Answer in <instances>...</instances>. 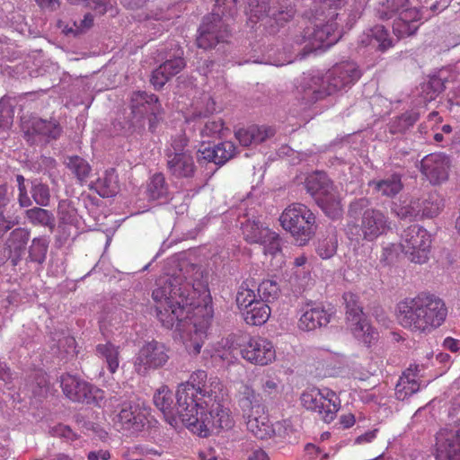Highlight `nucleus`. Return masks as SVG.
Returning <instances> with one entry per match:
<instances>
[{"label": "nucleus", "mask_w": 460, "mask_h": 460, "mask_svg": "<svg viewBox=\"0 0 460 460\" xmlns=\"http://www.w3.org/2000/svg\"><path fill=\"white\" fill-rule=\"evenodd\" d=\"M152 299L161 324L178 332L188 352L198 355L214 316L208 279L199 271L195 273L192 282L181 275L161 277Z\"/></svg>", "instance_id": "obj_1"}, {"label": "nucleus", "mask_w": 460, "mask_h": 460, "mask_svg": "<svg viewBox=\"0 0 460 460\" xmlns=\"http://www.w3.org/2000/svg\"><path fill=\"white\" fill-rule=\"evenodd\" d=\"M176 396L183 424L199 437L233 427L230 410L221 403L223 384L218 377L208 379L206 371L196 370L178 385Z\"/></svg>", "instance_id": "obj_2"}, {"label": "nucleus", "mask_w": 460, "mask_h": 460, "mask_svg": "<svg viewBox=\"0 0 460 460\" xmlns=\"http://www.w3.org/2000/svg\"><path fill=\"white\" fill-rule=\"evenodd\" d=\"M397 322L412 332L429 333L443 324L447 315L445 302L429 293L401 300L395 308Z\"/></svg>", "instance_id": "obj_3"}, {"label": "nucleus", "mask_w": 460, "mask_h": 460, "mask_svg": "<svg viewBox=\"0 0 460 460\" xmlns=\"http://www.w3.org/2000/svg\"><path fill=\"white\" fill-rule=\"evenodd\" d=\"M361 76L358 65L351 61L336 64L326 74L305 75L297 87L301 100L311 104L324 96L350 88Z\"/></svg>", "instance_id": "obj_4"}, {"label": "nucleus", "mask_w": 460, "mask_h": 460, "mask_svg": "<svg viewBox=\"0 0 460 460\" xmlns=\"http://www.w3.org/2000/svg\"><path fill=\"white\" fill-rule=\"evenodd\" d=\"M376 15L381 20L394 18L393 31L397 38L414 34L420 26V11L410 6L408 0H385L376 7Z\"/></svg>", "instance_id": "obj_5"}, {"label": "nucleus", "mask_w": 460, "mask_h": 460, "mask_svg": "<svg viewBox=\"0 0 460 460\" xmlns=\"http://www.w3.org/2000/svg\"><path fill=\"white\" fill-rule=\"evenodd\" d=\"M237 0H217V11L214 10L210 15L204 18L199 29L197 45L207 49L215 47L217 43L228 38V31L223 16H234Z\"/></svg>", "instance_id": "obj_6"}, {"label": "nucleus", "mask_w": 460, "mask_h": 460, "mask_svg": "<svg viewBox=\"0 0 460 460\" xmlns=\"http://www.w3.org/2000/svg\"><path fill=\"white\" fill-rule=\"evenodd\" d=\"M279 222L300 245L306 243L314 235L317 227L315 216L301 203H293L287 207L279 217Z\"/></svg>", "instance_id": "obj_7"}, {"label": "nucleus", "mask_w": 460, "mask_h": 460, "mask_svg": "<svg viewBox=\"0 0 460 460\" xmlns=\"http://www.w3.org/2000/svg\"><path fill=\"white\" fill-rule=\"evenodd\" d=\"M305 187L326 216L332 219L341 217L343 209L341 197L325 173L316 172L310 175Z\"/></svg>", "instance_id": "obj_8"}, {"label": "nucleus", "mask_w": 460, "mask_h": 460, "mask_svg": "<svg viewBox=\"0 0 460 460\" xmlns=\"http://www.w3.org/2000/svg\"><path fill=\"white\" fill-rule=\"evenodd\" d=\"M337 13H332L326 23H315L313 28L307 27L304 33L296 36L295 42L297 45L305 44V49L313 51L323 48H329L335 44L341 38L338 24L335 20Z\"/></svg>", "instance_id": "obj_9"}, {"label": "nucleus", "mask_w": 460, "mask_h": 460, "mask_svg": "<svg viewBox=\"0 0 460 460\" xmlns=\"http://www.w3.org/2000/svg\"><path fill=\"white\" fill-rule=\"evenodd\" d=\"M400 247L409 261L423 264L429 259L431 235L418 225L410 226L401 234Z\"/></svg>", "instance_id": "obj_10"}, {"label": "nucleus", "mask_w": 460, "mask_h": 460, "mask_svg": "<svg viewBox=\"0 0 460 460\" xmlns=\"http://www.w3.org/2000/svg\"><path fill=\"white\" fill-rule=\"evenodd\" d=\"M300 400L305 409L317 412L327 423L335 419L341 408L339 396L329 388L305 390L301 394Z\"/></svg>", "instance_id": "obj_11"}, {"label": "nucleus", "mask_w": 460, "mask_h": 460, "mask_svg": "<svg viewBox=\"0 0 460 460\" xmlns=\"http://www.w3.org/2000/svg\"><path fill=\"white\" fill-rule=\"evenodd\" d=\"M169 349L162 342L152 340L139 349L134 358V369L140 376L163 367L169 359Z\"/></svg>", "instance_id": "obj_12"}, {"label": "nucleus", "mask_w": 460, "mask_h": 460, "mask_svg": "<svg viewBox=\"0 0 460 460\" xmlns=\"http://www.w3.org/2000/svg\"><path fill=\"white\" fill-rule=\"evenodd\" d=\"M243 238L251 243H260L263 252L276 256L281 252L280 238L259 218L247 219L242 224Z\"/></svg>", "instance_id": "obj_13"}, {"label": "nucleus", "mask_w": 460, "mask_h": 460, "mask_svg": "<svg viewBox=\"0 0 460 460\" xmlns=\"http://www.w3.org/2000/svg\"><path fill=\"white\" fill-rule=\"evenodd\" d=\"M388 217L379 209L367 208L364 210L360 225H349L348 234H358L364 240L373 242L385 234L391 228Z\"/></svg>", "instance_id": "obj_14"}, {"label": "nucleus", "mask_w": 460, "mask_h": 460, "mask_svg": "<svg viewBox=\"0 0 460 460\" xmlns=\"http://www.w3.org/2000/svg\"><path fill=\"white\" fill-rule=\"evenodd\" d=\"M296 10L288 0L284 1L279 9L270 8L268 0H249L246 14L252 22H256L266 16H270L278 24H283L295 15Z\"/></svg>", "instance_id": "obj_15"}, {"label": "nucleus", "mask_w": 460, "mask_h": 460, "mask_svg": "<svg viewBox=\"0 0 460 460\" xmlns=\"http://www.w3.org/2000/svg\"><path fill=\"white\" fill-rule=\"evenodd\" d=\"M160 111L158 99L155 94L146 92H136L131 96V111L137 122L148 121L149 129L154 131Z\"/></svg>", "instance_id": "obj_16"}, {"label": "nucleus", "mask_w": 460, "mask_h": 460, "mask_svg": "<svg viewBox=\"0 0 460 460\" xmlns=\"http://www.w3.org/2000/svg\"><path fill=\"white\" fill-rule=\"evenodd\" d=\"M240 353L243 359L258 366H267L276 358L272 342L260 336L250 338L240 349Z\"/></svg>", "instance_id": "obj_17"}, {"label": "nucleus", "mask_w": 460, "mask_h": 460, "mask_svg": "<svg viewBox=\"0 0 460 460\" xmlns=\"http://www.w3.org/2000/svg\"><path fill=\"white\" fill-rule=\"evenodd\" d=\"M112 424L118 431L133 434L144 427L145 415L137 405L125 402L119 411L113 414Z\"/></svg>", "instance_id": "obj_18"}, {"label": "nucleus", "mask_w": 460, "mask_h": 460, "mask_svg": "<svg viewBox=\"0 0 460 460\" xmlns=\"http://www.w3.org/2000/svg\"><path fill=\"white\" fill-rule=\"evenodd\" d=\"M450 166V158L442 153L429 154L420 161V172L434 185L448 179Z\"/></svg>", "instance_id": "obj_19"}, {"label": "nucleus", "mask_w": 460, "mask_h": 460, "mask_svg": "<svg viewBox=\"0 0 460 460\" xmlns=\"http://www.w3.org/2000/svg\"><path fill=\"white\" fill-rule=\"evenodd\" d=\"M60 382L66 396L74 402L90 403L100 392L97 387L73 375L62 376Z\"/></svg>", "instance_id": "obj_20"}, {"label": "nucleus", "mask_w": 460, "mask_h": 460, "mask_svg": "<svg viewBox=\"0 0 460 460\" xmlns=\"http://www.w3.org/2000/svg\"><path fill=\"white\" fill-rule=\"evenodd\" d=\"M436 439V460H460V428L441 429Z\"/></svg>", "instance_id": "obj_21"}, {"label": "nucleus", "mask_w": 460, "mask_h": 460, "mask_svg": "<svg viewBox=\"0 0 460 460\" xmlns=\"http://www.w3.org/2000/svg\"><path fill=\"white\" fill-rule=\"evenodd\" d=\"M358 46L385 52L394 46V40L384 25L367 28L358 36Z\"/></svg>", "instance_id": "obj_22"}, {"label": "nucleus", "mask_w": 460, "mask_h": 460, "mask_svg": "<svg viewBox=\"0 0 460 460\" xmlns=\"http://www.w3.org/2000/svg\"><path fill=\"white\" fill-rule=\"evenodd\" d=\"M332 318V313L316 304H306L301 307V315L298 319V328L310 332L326 326Z\"/></svg>", "instance_id": "obj_23"}, {"label": "nucleus", "mask_w": 460, "mask_h": 460, "mask_svg": "<svg viewBox=\"0 0 460 460\" xmlns=\"http://www.w3.org/2000/svg\"><path fill=\"white\" fill-rule=\"evenodd\" d=\"M175 398L177 396L175 395ZM154 403L159 409L165 420L172 426L177 427L179 420L183 423V417L178 412V399L173 403V395L167 385H162L154 394Z\"/></svg>", "instance_id": "obj_24"}, {"label": "nucleus", "mask_w": 460, "mask_h": 460, "mask_svg": "<svg viewBox=\"0 0 460 460\" xmlns=\"http://www.w3.org/2000/svg\"><path fill=\"white\" fill-rule=\"evenodd\" d=\"M167 169L176 179L192 178L196 172L193 156L190 152H168Z\"/></svg>", "instance_id": "obj_25"}, {"label": "nucleus", "mask_w": 460, "mask_h": 460, "mask_svg": "<svg viewBox=\"0 0 460 460\" xmlns=\"http://www.w3.org/2000/svg\"><path fill=\"white\" fill-rule=\"evenodd\" d=\"M347 326L352 335L360 342L370 345L377 338L376 332L372 328L363 312L358 309L346 316Z\"/></svg>", "instance_id": "obj_26"}, {"label": "nucleus", "mask_w": 460, "mask_h": 460, "mask_svg": "<svg viewBox=\"0 0 460 460\" xmlns=\"http://www.w3.org/2000/svg\"><path fill=\"white\" fill-rule=\"evenodd\" d=\"M347 326L352 335L360 342L370 345L377 338L376 332L372 328L363 312L358 309L346 316Z\"/></svg>", "instance_id": "obj_27"}, {"label": "nucleus", "mask_w": 460, "mask_h": 460, "mask_svg": "<svg viewBox=\"0 0 460 460\" xmlns=\"http://www.w3.org/2000/svg\"><path fill=\"white\" fill-rule=\"evenodd\" d=\"M246 424L248 430L260 439L270 438L275 430L270 421L268 414L265 412V407H261V411L253 410L246 413Z\"/></svg>", "instance_id": "obj_28"}, {"label": "nucleus", "mask_w": 460, "mask_h": 460, "mask_svg": "<svg viewBox=\"0 0 460 460\" xmlns=\"http://www.w3.org/2000/svg\"><path fill=\"white\" fill-rule=\"evenodd\" d=\"M185 65L181 56L166 60L153 71L150 80L152 84L156 89L162 88L171 77L180 73Z\"/></svg>", "instance_id": "obj_29"}, {"label": "nucleus", "mask_w": 460, "mask_h": 460, "mask_svg": "<svg viewBox=\"0 0 460 460\" xmlns=\"http://www.w3.org/2000/svg\"><path fill=\"white\" fill-rule=\"evenodd\" d=\"M235 146L233 142L226 141L213 147L204 146L199 150L201 158L216 164H224L234 155Z\"/></svg>", "instance_id": "obj_30"}, {"label": "nucleus", "mask_w": 460, "mask_h": 460, "mask_svg": "<svg viewBox=\"0 0 460 460\" xmlns=\"http://www.w3.org/2000/svg\"><path fill=\"white\" fill-rule=\"evenodd\" d=\"M368 185L372 187L374 191L377 194L386 198H394L400 193L403 188L402 175L397 172L386 175L380 180H373L369 181Z\"/></svg>", "instance_id": "obj_31"}, {"label": "nucleus", "mask_w": 460, "mask_h": 460, "mask_svg": "<svg viewBox=\"0 0 460 460\" xmlns=\"http://www.w3.org/2000/svg\"><path fill=\"white\" fill-rule=\"evenodd\" d=\"M274 135V130L265 126H250L247 128H240L235 132V137L243 146L252 144H260Z\"/></svg>", "instance_id": "obj_32"}, {"label": "nucleus", "mask_w": 460, "mask_h": 460, "mask_svg": "<svg viewBox=\"0 0 460 460\" xmlns=\"http://www.w3.org/2000/svg\"><path fill=\"white\" fill-rule=\"evenodd\" d=\"M29 239L30 233L24 228H16L10 234L6 242V246L8 250V257L12 258L13 265H15L20 259Z\"/></svg>", "instance_id": "obj_33"}, {"label": "nucleus", "mask_w": 460, "mask_h": 460, "mask_svg": "<svg viewBox=\"0 0 460 460\" xmlns=\"http://www.w3.org/2000/svg\"><path fill=\"white\" fill-rule=\"evenodd\" d=\"M90 188L94 190L101 197L109 198L114 196L119 190L118 176L115 173V170H106L102 176L90 183Z\"/></svg>", "instance_id": "obj_34"}, {"label": "nucleus", "mask_w": 460, "mask_h": 460, "mask_svg": "<svg viewBox=\"0 0 460 460\" xmlns=\"http://www.w3.org/2000/svg\"><path fill=\"white\" fill-rule=\"evenodd\" d=\"M270 313L271 310L268 304L265 301L259 299L242 314L247 324L261 326L269 320Z\"/></svg>", "instance_id": "obj_35"}, {"label": "nucleus", "mask_w": 460, "mask_h": 460, "mask_svg": "<svg viewBox=\"0 0 460 460\" xmlns=\"http://www.w3.org/2000/svg\"><path fill=\"white\" fill-rule=\"evenodd\" d=\"M96 353L99 358L105 361L109 371L114 374L119 365V347L111 342L98 344Z\"/></svg>", "instance_id": "obj_36"}, {"label": "nucleus", "mask_w": 460, "mask_h": 460, "mask_svg": "<svg viewBox=\"0 0 460 460\" xmlns=\"http://www.w3.org/2000/svg\"><path fill=\"white\" fill-rule=\"evenodd\" d=\"M240 404L243 411L253 410L261 411V407L260 394L255 392L252 385L243 383L239 388Z\"/></svg>", "instance_id": "obj_37"}, {"label": "nucleus", "mask_w": 460, "mask_h": 460, "mask_svg": "<svg viewBox=\"0 0 460 460\" xmlns=\"http://www.w3.org/2000/svg\"><path fill=\"white\" fill-rule=\"evenodd\" d=\"M411 371V369H406L396 385L395 395L398 400L403 401L420 389V385L417 380H413Z\"/></svg>", "instance_id": "obj_38"}, {"label": "nucleus", "mask_w": 460, "mask_h": 460, "mask_svg": "<svg viewBox=\"0 0 460 460\" xmlns=\"http://www.w3.org/2000/svg\"><path fill=\"white\" fill-rule=\"evenodd\" d=\"M32 130L46 138V140L56 139L60 136L61 128L57 120H46L36 119L32 122Z\"/></svg>", "instance_id": "obj_39"}, {"label": "nucleus", "mask_w": 460, "mask_h": 460, "mask_svg": "<svg viewBox=\"0 0 460 460\" xmlns=\"http://www.w3.org/2000/svg\"><path fill=\"white\" fill-rule=\"evenodd\" d=\"M58 216L64 225L75 226L76 229L80 228L82 218L69 201L62 200L59 202Z\"/></svg>", "instance_id": "obj_40"}, {"label": "nucleus", "mask_w": 460, "mask_h": 460, "mask_svg": "<svg viewBox=\"0 0 460 460\" xmlns=\"http://www.w3.org/2000/svg\"><path fill=\"white\" fill-rule=\"evenodd\" d=\"M147 195L154 200L167 197L168 186L162 173H156L152 176L147 185Z\"/></svg>", "instance_id": "obj_41"}, {"label": "nucleus", "mask_w": 460, "mask_h": 460, "mask_svg": "<svg viewBox=\"0 0 460 460\" xmlns=\"http://www.w3.org/2000/svg\"><path fill=\"white\" fill-rule=\"evenodd\" d=\"M223 130V122L220 119H208L200 128V137L202 146L204 147L206 143H209L210 139H215L220 137Z\"/></svg>", "instance_id": "obj_42"}, {"label": "nucleus", "mask_w": 460, "mask_h": 460, "mask_svg": "<svg viewBox=\"0 0 460 460\" xmlns=\"http://www.w3.org/2000/svg\"><path fill=\"white\" fill-rule=\"evenodd\" d=\"M258 300L256 294L249 288L248 283L243 282L236 294V304L241 312L243 313Z\"/></svg>", "instance_id": "obj_43"}, {"label": "nucleus", "mask_w": 460, "mask_h": 460, "mask_svg": "<svg viewBox=\"0 0 460 460\" xmlns=\"http://www.w3.org/2000/svg\"><path fill=\"white\" fill-rule=\"evenodd\" d=\"M67 167L81 182H84L88 178L91 172V166L89 164L79 156L69 157L67 161Z\"/></svg>", "instance_id": "obj_44"}, {"label": "nucleus", "mask_w": 460, "mask_h": 460, "mask_svg": "<svg viewBox=\"0 0 460 460\" xmlns=\"http://www.w3.org/2000/svg\"><path fill=\"white\" fill-rule=\"evenodd\" d=\"M26 215L30 222L33 225H40L43 226H53V216L52 214L41 208H33L26 211Z\"/></svg>", "instance_id": "obj_45"}, {"label": "nucleus", "mask_w": 460, "mask_h": 460, "mask_svg": "<svg viewBox=\"0 0 460 460\" xmlns=\"http://www.w3.org/2000/svg\"><path fill=\"white\" fill-rule=\"evenodd\" d=\"M443 208L442 200L437 194L429 195L428 199L420 204V213L422 217H434L439 214Z\"/></svg>", "instance_id": "obj_46"}, {"label": "nucleus", "mask_w": 460, "mask_h": 460, "mask_svg": "<svg viewBox=\"0 0 460 460\" xmlns=\"http://www.w3.org/2000/svg\"><path fill=\"white\" fill-rule=\"evenodd\" d=\"M257 291L258 296L261 297L260 300L268 303L278 297L279 288L276 281L271 279H264L258 286Z\"/></svg>", "instance_id": "obj_47"}, {"label": "nucleus", "mask_w": 460, "mask_h": 460, "mask_svg": "<svg viewBox=\"0 0 460 460\" xmlns=\"http://www.w3.org/2000/svg\"><path fill=\"white\" fill-rule=\"evenodd\" d=\"M48 246L49 242L46 238H34L29 250L31 260L38 263L43 262L46 258Z\"/></svg>", "instance_id": "obj_48"}, {"label": "nucleus", "mask_w": 460, "mask_h": 460, "mask_svg": "<svg viewBox=\"0 0 460 460\" xmlns=\"http://www.w3.org/2000/svg\"><path fill=\"white\" fill-rule=\"evenodd\" d=\"M337 237L335 235L328 236L318 242L316 252L322 259L332 258L337 251Z\"/></svg>", "instance_id": "obj_49"}, {"label": "nucleus", "mask_w": 460, "mask_h": 460, "mask_svg": "<svg viewBox=\"0 0 460 460\" xmlns=\"http://www.w3.org/2000/svg\"><path fill=\"white\" fill-rule=\"evenodd\" d=\"M31 193L34 201L38 205L42 207H46L49 205L50 195L48 186L41 183L34 184L32 187Z\"/></svg>", "instance_id": "obj_50"}, {"label": "nucleus", "mask_w": 460, "mask_h": 460, "mask_svg": "<svg viewBox=\"0 0 460 460\" xmlns=\"http://www.w3.org/2000/svg\"><path fill=\"white\" fill-rule=\"evenodd\" d=\"M393 210L400 218L416 217L420 213V202L414 201L406 206H395Z\"/></svg>", "instance_id": "obj_51"}, {"label": "nucleus", "mask_w": 460, "mask_h": 460, "mask_svg": "<svg viewBox=\"0 0 460 460\" xmlns=\"http://www.w3.org/2000/svg\"><path fill=\"white\" fill-rule=\"evenodd\" d=\"M401 250L400 243H388L383 246L380 261L385 264L392 263L398 256Z\"/></svg>", "instance_id": "obj_52"}, {"label": "nucleus", "mask_w": 460, "mask_h": 460, "mask_svg": "<svg viewBox=\"0 0 460 460\" xmlns=\"http://www.w3.org/2000/svg\"><path fill=\"white\" fill-rule=\"evenodd\" d=\"M426 88L427 90H430L431 93H428L425 98L427 101H431L444 91L445 82L438 76H433L429 79Z\"/></svg>", "instance_id": "obj_53"}, {"label": "nucleus", "mask_w": 460, "mask_h": 460, "mask_svg": "<svg viewBox=\"0 0 460 460\" xmlns=\"http://www.w3.org/2000/svg\"><path fill=\"white\" fill-rule=\"evenodd\" d=\"M261 388L263 395L270 398L275 397L279 393L278 382L271 377L262 379Z\"/></svg>", "instance_id": "obj_54"}, {"label": "nucleus", "mask_w": 460, "mask_h": 460, "mask_svg": "<svg viewBox=\"0 0 460 460\" xmlns=\"http://www.w3.org/2000/svg\"><path fill=\"white\" fill-rule=\"evenodd\" d=\"M50 433L55 437H60L71 441L76 439V434L68 426L63 424L53 427Z\"/></svg>", "instance_id": "obj_55"}, {"label": "nucleus", "mask_w": 460, "mask_h": 460, "mask_svg": "<svg viewBox=\"0 0 460 460\" xmlns=\"http://www.w3.org/2000/svg\"><path fill=\"white\" fill-rule=\"evenodd\" d=\"M343 299L346 305V315L349 316L352 311L358 309L359 312H363L362 308L358 305V296L353 293H345Z\"/></svg>", "instance_id": "obj_56"}, {"label": "nucleus", "mask_w": 460, "mask_h": 460, "mask_svg": "<svg viewBox=\"0 0 460 460\" xmlns=\"http://www.w3.org/2000/svg\"><path fill=\"white\" fill-rule=\"evenodd\" d=\"M215 111V102L210 98H208L206 110L204 111H195L190 117L186 119V121L190 123L191 121L197 120L198 119L206 118L208 114L213 113Z\"/></svg>", "instance_id": "obj_57"}, {"label": "nucleus", "mask_w": 460, "mask_h": 460, "mask_svg": "<svg viewBox=\"0 0 460 460\" xmlns=\"http://www.w3.org/2000/svg\"><path fill=\"white\" fill-rule=\"evenodd\" d=\"M17 223V220L5 217L4 213L0 212V238Z\"/></svg>", "instance_id": "obj_58"}, {"label": "nucleus", "mask_w": 460, "mask_h": 460, "mask_svg": "<svg viewBox=\"0 0 460 460\" xmlns=\"http://www.w3.org/2000/svg\"><path fill=\"white\" fill-rule=\"evenodd\" d=\"M188 139L183 134H181L172 140V149L168 152H185L184 147L187 146Z\"/></svg>", "instance_id": "obj_59"}, {"label": "nucleus", "mask_w": 460, "mask_h": 460, "mask_svg": "<svg viewBox=\"0 0 460 460\" xmlns=\"http://www.w3.org/2000/svg\"><path fill=\"white\" fill-rule=\"evenodd\" d=\"M11 201V194L6 185H0V212L4 213L7 205Z\"/></svg>", "instance_id": "obj_60"}, {"label": "nucleus", "mask_w": 460, "mask_h": 460, "mask_svg": "<svg viewBox=\"0 0 460 460\" xmlns=\"http://www.w3.org/2000/svg\"><path fill=\"white\" fill-rule=\"evenodd\" d=\"M369 205V201L367 199H358L353 201L349 206V214L356 215Z\"/></svg>", "instance_id": "obj_61"}, {"label": "nucleus", "mask_w": 460, "mask_h": 460, "mask_svg": "<svg viewBox=\"0 0 460 460\" xmlns=\"http://www.w3.org/2000/svg\"><path fill=\"white\" fill-rule=\"evenodd\" d=\"M247 460H270L267 453L260 448H253L247 456Z\"/></svg>", "instance_id": "obj_62"}, {"label": "nucleus", "mask_w": 460, "mask_h": 460, "mask_svg": "<svg viewBox=\"0 0 460 460\" xmlns=\"http://www.w3.org/2000/svg\"><path fill=\"white\" fill-rule=\"evenodd\" d=\"M88 460H109L111 454L108 450L91 451L87 455Z\"/></svg>", "instance_id": "obj_63"}, {"label": "nucleus", "mask_w": 460, "mask_h": 460, "mask_svg": "<svg viewBox=\"0 0 460 460\" xmlns=\"http://www.w3.org/2000/svg\"><path fill=\"white\" fill-rule=\"evenodd\" d=\"M443 347L452 352H457L460 350V340L447 337L443 341Z\"/></svg>", "instance_id": "obj_64"}]
</instances>
